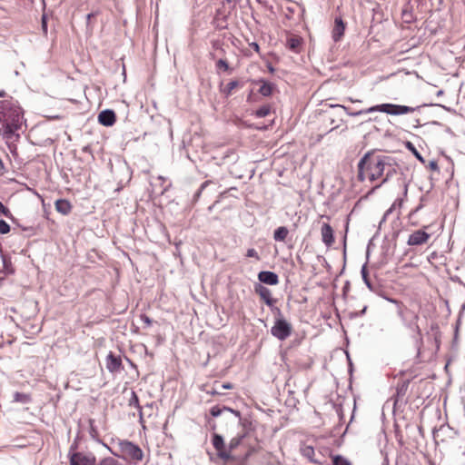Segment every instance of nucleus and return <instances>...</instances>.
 <instances>
[{
	"mask_svg": "<svg viewBox=\"0 0 465 465\" xmlns=\"http://www.w3.org/2000/svg\"><path fill=\"white\" fill-rule=\"evenodd\" d=\"M365 154L369 155L366 160L368 179L374 182L385 174L381 183L374 187V189L380 188L396 173V163L391 156L378 154L375 151H369Z\"/></svg>",
	"mask_w": 465,
	"mask_h": 465,
	"instance_id": "obj_1",
	"label": "nucleus"
},
{
	"mask_svg": "<svg viewBox=\"0 0 465 465\" xmlns=\"http://www.w3.org/2000/svg\"><path fill=\"white\" fill-rule=\"evenodd\" d=\"M23 118V110L16 101H0V123L4 138H13L15 132L21 129Z\"/></svg>",
	"mask_w": 465,
	"mask_h": 465,
	"instance_id": "obj_2",
	"label": "nucleus"
},
{
	"mask_svg": "<svg viewBox=\"0 0 465 465\" xmlns=\"http://www.w3.org/2000/svg\"><path fill=\"white\" fill-rule=\"evenodd\" d=\"M103 445L115 457L121 458L125 460H131L134 464L141 461L143 459V450L135 443L130 440H120L118 443L119 450L122 454H119L113 450L107 444Z\"/></svg>",
	"mask_w": 465,
	"mask_h": 465,
	"instance_id": "obj_3",
	"label": "nucleus"
},
{
	"mask_svg": "<svg viewBox=\"0 0 465 465\" xmlns=\"http://www.w3.org/2000/svg\"><path fill=\"white\" fill-rule=\"evenodd\" d=\"M420 106L411 107L407 105L394 104H381L375 105V112L385 113L391 115H401L405 114L413 113L418 110Z\"/></svg>",
	"mask_w": 465,
	"mask_h": 465,
	"instance_id": "obj_4",
	"label": "nucleus"
},
{
	"mask_svg": "<svg viewBox=\"0 0 465 465\" xmlns=\"http://www.w3.org/2000/svg\"><path fill=\"white\" fill-rule=\"evenodd\" d=\"M292 325L283 317L275 319L274 324L272 327V334L279 340H285L292 332Z\"/></svg>",
	"mask_w": 465,
	"mask_h": 465,
	"instance_id": "obj_5",
	"label": "nucleus"
},
{
	"mask_svg": "<svg viewBox=\"0 0 465 465\" xmlns=\"http://www.w3.org/2000/svg\"><path fill=\"white\" fill-rule=\"evenodd\" d=\"M253 290L268 307H272L273 303H277L278 300L272 297V291L263 284L254 283Z\"/></svg>",
	"mask_w": 465,
	"mask_h": 465,
	"instance_id": "obj_6",
	"label": "nucleus"
},
{
	"mask_svg": "<svg viewBox=\"0 0 465 465\" xmlns=\"http://www.w3.org/2000/svg\"><path fill=\"white\" fill-rule=\"evenodd\" d=\"M212 443L214 449L217 450V455L220 459L223 460H230L232 459V454H229V451H227V448L223 436L214 433L213 436Z\"/></svg>",
	"mask_w": 465,
	"mask_h": 465,
	"instance_id": "obj_7",
	"label": "nucleus"
},
{
	"mask_svg": "<svg viewBox=\"0 0 465 465\" xmlns=\"http://www.w3.org/2000/svg\"><path fill=\"white\" fill-rule=\"evenodd\" d=\"M96 458L91 453L79 452L78 454H72L69 460L70 465H95Z\"/></svg>",
	"mask_w": 465,
	"mask_h": 465,
	"instance_id": "obj_8",
	"label": "nucleus"
},
{
	"mask_svg": "<svg viewBox=\"0 0 465 465\" xmlns=\"http://www.w3.org/2000/svg\"><path fill=\"white\" fill-rule=\"evenodd\" d=\"M105 366L112 373L120 372L123 370L121 357L114 355L111 351L106 357Z\"/></svg>",
	"mask_w": 465,
	"mask_h": 465,
	"instance_id": "obj_9",
	"label": "nucleus"
},
{
	"mask_svg": "<svg viewBox=\"0 0 465 465\" xmlns=\"http://www.w3.org/2000/svg\"><path fill=\"white\" fill-rule=\"evenodd\" d=\"M259 283L267 285H277L279 283V276L274 272L262 271L258 273Z\"/></svg>",
	"mask_w": 465,
	"mask_h": 465,
	"instance_id": "obj_10",
	"label": "nucleus"
},
{
	"mask_svg": "<svg viewBox=\"0 0 465 465\" xmlns=\"http://www.w3.org/2000/svg\"><path fill=\"white\" fill-rule=\"evenodd\" d=\"M321 235L322 242L327 247H331L334 243V232L329 223H322L321 228Z\"/></svg>",
	"mask_w": 465,
	"mask_h": 465,
	"instance_id": "obj_11",
	"label": "nucleus"
},
{
	"mask_svg": "<svg viewBox=\"0 0 465 465\" xmlns=\"http://www.w3.org/2000/svg\"><path fill=\"white\" fill-rule=\"evenodd\" d=\"M410 381L405 380L398 383L396 387V394L394 395V405L406 402V394L409 388Z\"/></svg>",
	"mask_w": 465,
	"mask_h": 465,
	"instance_id": "obj_12",
	"label": "nucleus"
},
{
	"mask_svg": "<svg viewBox=\"0 0 465 465\" xmlns=\"http://www.w3.org/2000/svg\"><path fill=\"white\" fill-rule=\"evenodd\" d=\"M116 121V115L114 111L111 109H105L100 112L98 114V122L104 126L109 127L114 125Z\"/></svg>",
	"mask_w": 465,
	"mask_h": 465,
	"instance_id": "obj_13",
	"label": "nucleus"
},
{
	"mask_svg": "<svg viewBox=\"0 0 465 465\" xmlns=\"http://www.w3.org/2000/svg\"><path fill=\"white\" fill-rule=\"evenodd\" d=\"M430 238V234L422 230H418L412 232L408 239L407 243L409 245H421Z\"/></svg>",
	"mask_w": 465,
	"mask_h": 465,
	"instance_id": "obj_14",
	"label": "nucleus"
},
{
	"mask_svg": "<svg viewBox=\"0 0 465 465\" xmlns=\"http://www.w3.org/2000/svg\"><path fill=\"white\" fill-rule=\"evenodd\" d=\"M345 24L341 17H336L331 36L334 42H339L344 35Z\"/></svg>",
	"mask_w": 465,
	"mask_h": 465,
	"instance_id": "obj_15",
	"label": "nucleus"
},
{
	"mask_svg": "<svg viewBox=\"0 0 465 465\" xmlns=\"http://www.w3.org/2000/svg\"><path fill=\"white\" fill-rule=\"evenodd\" d=\"M55 210L63 214V215H68L72 211V204L71 203L66 199H58L54 203Z\"/></svg>",
	"mask_w": 465,
	"mask_h": 465,
	"instance_id": "obj_16",
	"label": "nucleus"
},
{
	"mask_svg": "<svg viewBox=\"0 0 465 465\" xmlns=\"http://www.w3.org/2000/svg\"><path fill=\"white\" fill-rule=\"evenodd\" d=\"M401 18L406 24H411L415 21L412 5L410 1H408L402 7Z\"/></svg>",
	"mask_w": 465,
	"mask_h": 465,
	"instance_id": "obj_17",
	"label": "nucleus"
},
{
	"mask_svg": "<svg viewBox=\"0 0 465 465\" xmlns=\"http://www.w3.org/2000/svg\"><path fill=\"white\" fill-rule=\"evenodd\" d=\"M257 83L261 84V86L258 90L259 94L265 97L271 96L272 94V92L275 89L274 84H272L263 79L259 80Z\"/></svg>",
	"mask_w": 465,
	"mask_h": 465,
	"instance_id": "obj_18",
	"label": "nucleus"
},
{
	"mask_svg": "<svg viewBox=\"0 0 465 465\" xmlns=\"http://www.w3.org/2000/svg\"><path fill=\"white\" fill-rule=\"evenodd\" d=\"M301 453L304 458L308 459L309 461H311L312 463H315V464L321 463L320 460H318L314 458L315 451H314V448L312 446H310V445L302 446Z\"/></svg>",
	"mask_w": 465,
	"mask_h": 465,
	"instance_id": "obj_19",
	"label": "nucleus"
},
{
	"mask_svg": "<svg viewBox=\"0 0 465 465\" xmlns=\"http://www.w3.org/2000/svg\"><path fill=\"white\" fill-rule=\"evenodd\" d=\"M369 158L368 154H364L358 163V180L363 182L366 179L367 172H366V160Z\"/></svg>",
	"mask_w": 465,
	"mask_h": 465,
	"instance_id": "obj_20",
	"label": "nucleus"
},
{
	"mask_svg": "<svg viewBox=\"0 0 465 465\" xmlns=\"http://www.w3.org/2000/svg\"><path fill=\"white\" fill-rule=\"evenodd\" d=\"M223 411H229L233 413L235 416L240 417V412L238 411H234L229 407L220 408L219 406H213L210 410V413L213 417L220 416Z\"/></svg>",
	"mask_w": 465,
	"mask_h": 465,
	"instance_id": "obj_21",
	"label": "nucleus"
},
{
	"mask_svg": "<svg viewBox=\"0 0 465 465\" xmlns=\"http://www.w3.org/2000/svg\"><path fill=\"white\" fill-rule=\"evenodd\" d=\"M289 233L285 226L278 227L273 232V238L276 242H284Z\"/></svg>",
	"mask_w": 465,
	"mask_h": 465,
	"instance_id": "obj_22",
	"label": "nucleus"
},
{
	"mask_svg": "<svg viewBox=\"0 0 465 465\" xmlns=\"http://www.w3.org/2000/svg\"><path fill=\"white\" fill-rule=\"evenodd\" d=\"M302 44V39L297 36H292L287 39L286 46L292 52H298V49Z\"/></svg>",
	"mask_w": 465,
	"mask_h": 465,
	"instance_id": "obj_23",
	"label": "nucleus"
},
{
	"mask_svg": "<svg viewBox=\"0 0 465 465\" xmlns=\"http://www.w3.org/2000/svg\"><path fill=\"white\" fill-rule=\"evenodd\" d=\"M244 436V434H239L230 440L229 444L226 445L227 451H229V454H231L232 451L241 444Z\"/></svg>",
	"mask_w": 465,
	"mask_h": 465,
	"instance_id": "obj_24",
	"label": "nucleus"
},
{
	"mask_svg": "<svg viewBox=\"0 0 465 465\" xmlns=\"http://www.w3.org/2000/svg\"><path fill=\"white\" fill-rule=\"evenodd\" d=\"M31 401H32V399L29 394L18 392V391L14 393V401L15 402L27 404V403L31 402Z\"/></svg>",
	"mask_w": 465,
	"mask_h": 465,
	"instance_id": "obj_25",
	"label": "nucleus"
},
{
	"mask_svg": "<svg viewBox=\"0 0 465 465\" xmlns=\"http://www.w3.org/2000/svg\"><path fill=\"white\" fill-rule=\"evenodd\" d=\"M418 315L413 314L411 315V320L406 323V326L412 331L416 332L418 335L420 334V330L417 324Z\"/></svg>",
	"mask_w": 465,
	"mask_h": 465,
	"instance_id": "obj_26",
	"label": "nucleus"
},
{
	"mask_svg": "<svg viewBox=\"0 0 465 465\" xmlns=\"http://www.w3.org/2000/svg\"><path fill=\"white\" fill-rule=\"evenodd\" d=\"M239 85V82L237 80H232L229 82L226 86L222 89V92L225 96H230L232 94V92L234 88H236Z\"/></svg>",
	"mask_w": 465,
	"mask_h": 465,
	"instance_id": "obj_27",
	"label": "nucleus"
},
{
	"mask_svg": "<svg viewBox=\"0 0 465 465\" xmlns=\"http://www.w3.org/2000/svg\"><path fill=\"white\" fill-rule=\"evenodd\" d=\"M129 405L137 408L139 410L140 418H142V416H143L142 408H141V406L139 404L138 396H137V394L134 391L131 393V398L129 400Z\"/></svg>",
	"mask_w": 465,
	"mask_h": 465,
	"instance_id": "obj_28",
	"label": "nucleus"
},
{
	"mask_svg": "<svg viewBox=\"0 0 465 465\" xmlns=\"http://www.w3.org/2000/svg\"><path fill=\"white\" fill-rule=\"evenodd\" d=\"M361 277H362V280H363L364 283L367 285V287L370 290H372L373 287H372V284H371V280H370L369 275H368L367 264L366 263L361 267Z\"/></svg>",
	"mask_w": 465,
	"mask_h": 465,
	"instance_id": "obj_29",
	"label": "nucleus"
},
{
	"mask_svg": "<svg viewBox=\"0 0 465 465\" xmlns=\"http://www.w3.org/2000/svg\"><path fill=\"white\" fill-rule=\"evenodd\" d=\"M374 109H375V105L371 106V107H369L367 109H362V110L357 111V112H350L349 109L347 111H345V112L347 113V114H349L351 116H359V115H363V114L374 113L375 112Z\"/></svg>",
	"mask_w": 465,
	"mask_h": 465,
	"instance_id": "obj_30",
	"label": "nucleus"
},
{
	"mask_svg": "<svg viewBox=\"0 0 465 465\" xmlns=\"http://www.w3.org/2000/svg\"><path fill=\"white\" fill-rule=\"evenodd\" d=\"M271 112V107L269 105H262L258 108L255 112V115L258 118H262L267 116Z\"/></svg>",
	"mask_w": 465,
	"mask_h": 465,
	"instance_id": "obj_31",
	"label": "nucleus"
},
{
	"mask_svg": "<svg viewBox=\"0 0 465 465\" xmlns=\"http://www.w3.org/2000/svg\"><path fill=\"white\" fill-rule=\"evenodd\" d=\"M211 183H212V181L207 180V181L203 182V183L201 184L200 188L196 191V193H194V195H193V203H196V202L199 200V198H200V196H201V194H202L203 191V190H204V189H205V188H206V187H207Z\"/></svg>",
	"mask_w": 465,
	"mask_h": 465,
	"instance_id": "obj_32",
	"label": "nucleus"
},
{
	"mask_svg": "<svg viewBox=\"0 0 465 465\" xmlns=\"http://www.w3.org/2000/svg\"><path fill=\"white\" fill-rule=\"evenodd\" d=\"M333 465H351L349 460L341 455H336L332 458Z\"/></svg>",
	"mask_w": 465,
	"mask_h": 465,
	"instance_id": "obj_33",
	"label": "nucleus"
},
{
	"mask_svg": "<svg viewBox=\"0 0 465 465\" xmlns=\"http://www.w3.org/2000/svg\"><path fill=\"white\" fill-rule=\"evenodd\" d=\"M406 147L415 155V157L420 162H421L422 163H425V161H424L423 157L421 156V154L418 152V150L415 148V146L411 142H407Z\"/></svg>",
	"mask_w": 465,
	"mask_h": 465,
	"instance_id": "obj_34",
	"label": "nucleus"
},
{
	"mask_svg": "<svg viewBox=\"0 0 465 465\" xmlns=\"http://www.w3.org/2000/svg\"><path fill=\"white\" fill-rule=\"evenodd\" d=\"M391 302L397 304L398 306V315L401 318V320L403 322H406V315H405V310L403 309V306H402V303L400 302L399 301L397 300H394V299H391L390 300Z\"/></svg>",
	"mask_w": 465,
	"mask_h": 465,
	"instance_id": "obj_35",
	"label": "nucleus"
},
{
	"mask_svg": "<svg viewBox=\"0 0 465 465\" xmlns=\"http://www.w3.org/2000/svg\"><path fill=\"white\" fill-rule=\"evenodd\" d=\"M139 322L143 323V328H148L153 325V321L146 314L139 315Z\"/></svg>",
	"mask_w": 465,
	"mask_h": 465,
	"instance_id": "obj_36",
	"label": "nucleus"
},
{
	"mask_svg": "<svg viewBox=\"0 0 465 465\" xmlns=\"http://www.w3.org/2000/svg\"><path fill=\"white\" fill-rule=\"evenodd\" d=\"M215 67L217 70H223V71L230 70V66H229L227 60L222 59V58L217 60V62L215 64Z\"/></svg>",
	"mask_w": 465,
	"mask_h": 465,
	"instance_id": "obj_37",
	"label": "nucleus"
},
{
	"mask_svg": "<svg viewBox=\"0 0 465 465\" xmlns=\"http://www.w3.org/2000/svg\"><path fill=\"white\" fill-rule=\"evenodd\" d=\"M0 213L3 214L4 216H5L6 218L10 219L11 221H15V218L13 216V214L11 213L10 210L5 206L1 202H0Z\"/></svg>",
	"mask_w": 465,
	"mask_h": 465,
	"instance_id": "obj_38",
	"label": "nucleus"
},
{
	"mask_svg": "<svg viewBox=\"0 0 465 465\" xmlns=\"http://www.w3.org/2000/svg\"><path fill=\"white\" fill-rule=\"evenodd\" d=\"M402 204L401 199H396L395 202L392 203V205L385 212L383 215V220H385L392 212L393 209L396 208V206L401 207Z\"/></svg>",
	"mask_w": 465,
	"mask_h": 465,
	"instance_id": "obj_39",
	"label": "nucleus"
},
{
	"mask_svg": "<svg viewBox=\"0 0 465 465\" xmlns=\"http://www.w3.org/2000/svg\"><path fill=\"white\" fill-rule=\"evenodd\" d=\"M98 465H122L118 460L112 457L104 458Z\"/></svg>",
	"mask_w": 465,
	"mask_h": 465,
	"instance_id": "obj_40",
	"label": "nucleus"
},
{
	"mask_svg": "<svg viewBox=\"0 0 465 465\" xmlns=\"http://www.w3.org/2000/svg\"><path fill=\"white\" fill-rule=\"evenodd\" d=\"M10 232V225L3 219H0V233L6 234Z\"/></svg>",
	"mask_w": 465,
	"mask_h": 465,
	"instance_id": "obj_41",
	"label": "nucleus"
},
{
	"mask_svg": "<svg viewBox=\"0 0 465 465\" xmlns=\"http://www.w3.org/2000/svg\"><path fill=\"white\" fill-rule=\"evenodd\" d=\"M246 257L254 258L257 261H260L261 257L259 256L258 252L255 249L250 248L247 250Z\"/></svg>",
	"mask_w": 465,
	"mask_h": 465,
	"instance_id": "obj_42",
	"label": "nucleus"
},
{
	"mask_svg": "<svg viewBox=\"0 0 465 465\" xmlns=\"http://www.w3.org/2000/svg\"><path fill=\"white\" fill-rule=\"evenodd\" d=\"M272 312L275 315V319L278 317H283L282 311L279 307L276 306V303H273L272 307H269Z\"/></svg>",
	"mask_w": 465,
	"mask_h": 465,
	"instance_id": "obj_43",
	"label": "nucleus"
},
{
	"mask_svg": "<svg viewBox=\"0 0 465 465\" xmlns=\"http://www.w3.org/2000/svg\"><path fill=\"white\" fill-rule=\"evenodd\" d=\"M78 445H77V442L74 441L69 448V451H68V458L69 460H71V456L72 454H78L80 451H76V449H77Z\"/></svg>",
	"mask_w": 465,
	"mask_h": 465,
	"instance_id": "obj_44",
	"label": "nucleus"
},
{
	"mask_svg": "<svg viewBox=\"0 0 465 465\" xmlns=\"http://www.w3.org/2000/svg\"><path fill=\"white\" fill-rule=\"evenodd\" d=\"M428 168L431 171L439 172V166H438L437 161L436 160L430 161V163L428 164Z\"/></svg>",
	"mask_w": 465,
	"mask_h": 465,
	"instance_id": "obj_45",
	"label": "nucleus"
},
{
	"mask_svg": "<svg viewBox=\"0 0 465 465\" xmlns=\"http://www.w3.org/2000/svg\"><path fill=\"white\" fill-rule=\"evenodd\" d=\"M212 45H213V48H214L215 50H220L221 52H224L223 48V45L221 43V41L219 40H214L212 42Z\"/></svg>",
	"mask_w": 465,
	"mask_h": 465,
	"instance_id": "obj_46",
	"label": "nucleus"
},
{
	"mask_svg": "<svg viewBox=\"0 0 465 465\" xmlns=\"http://www.w3.org/2000/svg\"><path fill=\"white\" fill-rule=\"evenodd\" d=\"M42 29H43L45 34L47 33V22H46V16L45 15L42 16Z\"/></svg>",
	"mask_w": 465,
	"mask_h": 465,
	"instance_id": "obj_47",
	"label": "nucleus"
},
{
	"mask_svg": "<svg viewBox=\"0 0 465 465\" xmlns=\"http://www.w3.org/2000/svg\"><path fill=\"white\" fill-rule=\"evenodd\" d=\"M345 355H346V358L348 360V362H349V367H350V371H351V368H352V362H351V357H350V353H349V351L348 350H345L343 351Z\"/></svg>",
	"mask_w": 465,
	"mask_h": 465,
	"instance_id": "obj_48",
	"label": "nucleus"
},
{
	"mask_svg": "<svg viewBox=\"0 0 465 465\" xmlns=\"http://www.w3.org/2000/svg\"><path fill=\"white\" fill-rule=\"evenodd\" d=\"M423 200H424V197H421L420 203L415 208V210H413V212L411 213H417L423 207V204H422Z\"/></svg>",
	"mask_w": 465,
	"mask_h": 465,
	"instance_id": "obj_49",
	"label": "nucleus"
},
{
	"mask_svg": "<svg viewBox=\"0 0 465 465\" xmlns=\"http://www.w3.org/2000/svg\"><path fill=\"white\" fill-rule=\"evenodd\" d=\"M250 46L255 50L256 52H259L260 51V46L259 45L256 43V42H253L252 44H250Z\"/></svg>",
	"mask_w": 465,
	"mask_h": 465,
	"instance_id": "obj_50",
	"label": "nucleus"
},
{
	"mask_svg": "<svg viewBox=\"0 0 465 465\" xmlns=\"http://www.w3.org/2000/svg\"><path fill=\"white\" fill-rule=\"evenodd\" d=\"M330 107L331 108H341L342 110L344 111H347L348 110V107L344 106V105H341V104H330Z\"/></svg>",
	"mask_w": 465,
	"mask_h": 465,
	"instance_id": "obj_51",
	"label": "nucleus"
},
{
	"mask_svg": "<svg viewBox=\"0 0 465 465\" xmlns=\"http://www.w3.org/2000/svg\"><path fill=\"white\" fill-rule=\"evenodd\" d=\"M221 387H222V389L228 390V389H232V385L231 383L227 382V383H223L221 385Z\"/></svg>",
	"mask_w": 465,
	"mask_h": 465,
	"instance_id": "obj_52",
	"label": "nucleus"
},
{
	"mask_svg": "<svg viewBox=\"0 0 465 465\" xmlns=\"http://www.w3.org/2000/svg\"><path fill=\"white\" fill-rule=\"evenodd\" d=\"M366 310H367V306H364L363 309L360 312H357L355 315L361 316L365 313Z\"/></svg>",
	"mask_w": 465,
	"mask_h": 465,
	"instance_id": "obj_53",
	"label": "nucleus"
},
{
	"mask_svg": "<svg viewBox=\"0 0 465 465\" xmlns=\"http://www.w3.org/2000/svg\"><path fill=\"white\" fill-rule=\"evenodd\" d=\"M94 15V14H93V13H90V14H88V15H86V21H87V23H89V22H90L91 18H92Z\"/></svg>",
	"mask_w": 465,
	"mask_h": 465,
	"instance_id": "obj_54",
	"label": "nucleus"
},
{
	"mask_svg": "<svg viewBox=\"0 0 465 465\" xmlns=\"http://www.w3.org/2000/svg\"><path fill=\"white\" fill-rule=\"evenodd\" d=\"M268 70L270 73H273L275 71L274 67L271 64H268Z\"/></svg>",
	"mask_w": 465,
	"mask_h": 465,
	"instance_id": "obj_55",
	"label": "nucleus"
},
{
	"mask_svg": "<svg viewBox=\"0 0 465 465\" xmlns=\"http://www.w3.org/2000/svg\"><path fill=\"white\" fill-rule=\"evenodd\" d=\"M4 169H5V165H4L2 159L0 158V172Z\"/></svg>",
	"mask_w": 465,
	"mask_h": 465,
	"instance_id": "obj_56",
	"label": "nucleus"
},
{
	"mask_svg": "<svg viewBox=\"0 0 465 465\" xmlns=\"http://www.w3.org/2000/svg\"><path fill=\"white\" fill-rule=\"evenodd\" d=\"M5 92L4 90L0 91V98L5 96Z\"/></svg>",
	"mask_w": 465,
	"mask_h": 465,
	"instance_id": "obj_57",
	"label": "nucleus"
},
{
	"mask_svg": "<svg viewBox=\"0 0 465 465\" xmlns=\"http://www.w3.org/2000/svg\"><path fill=\"white\" fill-rule=\"evenodd\" d=\"M233 1H234V0H223V3H225V2H226V3H228V4H231V3H232Z\"/></svg>",
	"mask_w": 465,
	"mask_h": 465,
	"instance_id": "obj_58",
	"label": "nucleus"
},
{
	"mask_svg": "<svg viewBox=\"0 0 465 465\" xmlns=\"http://www.w3.org/2000/svg\"><path fill=\"white\" fill-rule=\"evenodd\" d=\"M88 150H89V147H88V146H85V147H84V149H83V151H84V152H87Z\"/></svg>",
	"mask_w": 465,
	"mask_h": 465,
	"instance_id": "obj_59",
	"label": "nucleus"
},
{
	"mask_svg": "<svg viewBox=\"0 0 465 465\" xmlns=\"http://www.w3.org/2000/svg\"><path fill=\"white\" fill-rule=\"evenodd\" d=\"M408 192V189H407V185H405V188H404V193L406 194Z\"/></svg>",
	"mask_w": 465,
	"mask_h": 465,
	"instance_id": "obj_60",
	"label": "nucleus"
},
{
	"mask_svg": "<svg viewBox=\"0 0 465 465\" xmlns=\"http://www.w3.org/2000/svg\"><path fill=\"white\" fill-rule=\"evenodd\" d=\"M210 55H211L212 59H214V54H213L211 53Z\"/></svg>",
	"mask_w": 465,
	"mask_h": 465,
	"instance_id": "obj_61",
	"label": "nucleus"
},
{
	"mask_svg": "<svg viewBox=\"0 0 465 465\" xmlns=\"http://www.w3.org/2000/svg\"><path fill=\"white\" fill-rule=\"evenodd\" d=\"M215 393H219V392L216 391H212V394H215Z\"/></svg>",
	"mask_w": 465,
	"mask_h": 465,
	"instance_id": "obj_62",
	"label": "nucleus"
}]
</instances>
